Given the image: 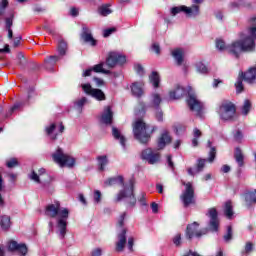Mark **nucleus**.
Segmentation results:
<instances>
[{"mask_svg":"<svg viewBox=\"0 0 256 256\" xmlns=\"http://www.w3.org/2000/svg\"><path fill=\"white\" fill-rule=\"evenodd\" d=\"M252 27L248 29L247 34H241L239 40L233 41L227 45V53L234 57H239L245 51H253L255 49L256 40V17L251 19Z\"/></svg>","mask_w":256,"mask_h":256,"instance_id":"1","label":"nucleus"},{"mask_svg":"<svg viewBox=\"0 0 256 256\" xmlns=\"http://www.w3.org/2000/svg\"><path fill=\"white\" fill-rule=\"evenodd\" d=\"M46 217L56 219V233L60 239H64L67 234V219H69V209L61 207L59 201H54L45 207Z\"/></svg>","mask_w":256,"mask_h":256,"instance_id":"2","label":"nucleus"},{"mask_svg":"<svg viewBox=\"0 0 256 256\" xmlns=\"http://www.w3.org/2000/svg\"><path fill=\"white\" fill-rule=\"evenodd\" d=\"M106 186L112 185H123V189L117 194V201H122V199H128L129 205L132 207L137 203V199H135V194L133 193V189L135 187V183L133 180H130L128 184H123L122 176L109 178L105 181Z\"/></svg>","mask_w":256,"mask_h":256,"instance_id":"3","label":"nucleus"},{"mask_svg":"<svg viewBox=\"0 0 256 256\" xmlns=\"http://www.w3.org/2000/svg\"><path fill=\"white\" fill-rule=\"evenodd\" d=\"M133 135L140 143H149L151 140V133H149V126L142 120H136L133 124Z\"/></svg>","mask_w":256,"mask_h":256,"instance_id":"4","label":"nucleus"},{"mask_svg":"<svg viewBox=\"0 0 256 256\" xmlns=\"http://www.w3.org/2000/svg\"><path fill=\"white\" fill-rule=\"evenodd\" d=\"M52 159L54 163H57L59 167H74L75 158L71 157L69 154H65L63 149L58 148L53 154Z\"/></svg>","mask_w":256,"mask_h":256,"instance_id":"5","label":"nucleus"},{"mask_svg":"<svg viewBox=\"0 0 256 256\" xmlns=\"http://www.w3.org/2000/svg\"><path fill=\"white\" fill-rule=\"evenodd\" d=\"M217 113L222 119V121H231L235 117V113H237V109L235 108V104L231 102H223L218 110Z\"/></svg>","mask_w":256,"mask_h":256,"instance_id":"6","label":"nucleus"},{"mask_svg":"<svg viewBox=\"0 0 256 256\" xmlns=\"http://www.w3.org/2000/svg\"><path fill=\"white\" fill-rule=\"evenodd\" d=\"M179 13H185V15H187L188 17H198L200 13L199 5L194 4L191 7L181 5V6L172 7L170 9V14L172 15V17L179 15Z\"/></svg>","mask_w":256,"mask_h":256,"instance_id":"7","label":"nucleus"},{"mask_svg":"<svg viewBox=\"0 0 256 256\" xmlns=\"http://www.w3.org/2000/svg\"><path fill=\"white\" fill-rule=\"evenodd\" d=\"M187 93V105L190 111H193V113H196V115H201L203 104L201 103V101H199V99H197V96L193 93V88H191V86L188 87Z\"/></svg>","mask_w":256,"mask_h":256,"instance_id":"8","label":"nucleus"},{"mask_svg":"<svg viewBox=\"0 0 256 256\" xmlns=\"http://www.w3.org/2000/svg\"><path fill=\"white\" fill-rule=\"evenodd\" d=\"M80 87L86 95L96 99V101H105V99H107L105 92L101 89L93 88L90 83H82Z\"/></svg>","mask_w":256,"mask_h":256,"instance_id":"9","label":"nucleus"},{"mask_svg":"<svg viewBox=\"0 0 256 256\" xmlns=\"http://www.w3.org/2000/svg\"><path fill=\"white\" fill-rule=\"evenodd\" d=\"M182 184L186 186V189L183 191L180 198L184 207H189V205L195 203V189H193V184H191V182H182Z\"/></svg>","mask_w":256,"mask_h":256,"instance_id":"10","label":"nucleus"},{"mask_svg":"<svg viewBox=\"0 0 256 256\" xmlns=\"http://www.w3.org/2000/svg\"><path fill=\"white\" fill-rule=\"evenodd\" d=\"M127 63V56L119 53V52H110L106 59V65L113 69V67H117V65L123 66Z\"/></svg>","mask_w":256,"mask_h":256,"instance_id":"11","label":"nucleus"},{"mask_svg":"<svg viewBox=\"0 0 256 256\" xmlns=\"http://www.w3.org/2000/svg\"><path fill=\"white\" fill-rule=\"evenodd\" d=\"M206 215L209 218L208 228L214 232L219 231V214L217 209L210 208Z\"/></svg>","mask_w":256,"mask_h":256,"instance_id":"12","label":"nucleus"},{"mask_svg":"<svg viewBox=\"0 0 256 256\" xmlns=\"http://www.w3.org/2000/svg\"><path fill=\"white\" fill-rule=\"evenodd\" d=\"M45 131L48 137H50V139L55 141V139H57V135L65 131V126L63 125V123H60L58 126L57 124L52 123L49 126H46Z\"/></svg>","mask_w":256,"mask_h":256,"instance_id":"13","label":"nucleus"},{"mask_svg":"<svg viewBox=\"0 0 256 256\" xmlns=\"http://www.w3.org/2000/svg\"><path fill=\"white\" fill-rule=\"evenodd\" d=\"M199 224L197 222H194L187 226L186 235L188 239H193V237H201L202 235H205L207 233V230H198Z\"/></svg>","mask_w":256,"mask_h":256,"instance_id":"14","label":"nucleus"},{"mask_svg":"<svg viewBox=\"0 0 256 256\" xmlns=\"http://www.w3.org/2000/svg\"><path fill=\"white\" fill-rule=\"evenodd\" d=\"M141 156L142 159L148 161L150 165H155L160 159L159 153L153 151L151 148L143 150Z\"/></svg>","mask_w":256,"mask_h":256,"instance_id":"15","label":"nucleus"},{"mask_svg":"<svg viewBox=\"0 0 256 256\" xmlns=\"http://www.w3.org/2000/svg\"><path fill=\"white\" fill-rule=\"evenodd\" d=\"M81 39L84 41V43H88V45H91V47H95V45H97V40L93 38V34H91V29H89V27L87 26H82Z\"/></svg>","mask_w":256,"mask_h":256,"instance_id":"16","label":"nucleus"},{"mask_svg":"<svg viewBox=\"0 0 256 256\" xmlns=\"http://www.w3.org/2000/svg\"><path fill=\"white\" fill-rule=\"evenodd\" d=\"M185 95H187V90L181 85H176L172 90L169 91V98L173 101L183 99Z\"/></svg>","mask_w":256,"mask_h":256,"instance_id":"17","label":"nucleus"},{"mask_svg":"<svg viewBox=\"0 0 256 256\" xmlns=\"http://www.w3.org/2000/svg\"><path fill=\"white\" fill-rule=\"evenodd\" d=\"M104 65L105 64H103V63L94 65L92 68L85 70L82 74V77H91V73H93V71H94V73H103L104 75H109V73H111V71L103 68Z\"/></svg>","mask_w":256,"mask_h":256,"instance_id":"18","label":"nucleus"},{"mask_svg":"<svg viewBox=\"0 0 256 256\" xmlns=\"http://www.w3.org/2000/svg\"><path fill=\"white\" fill-rule=\"evenodd\" d=\"M43 177H49V175H47V173L45 172V168H40L38 170V174L37 172L32 171V173L29 175V179H31V181H34L35 183L45 184L47 183V181Z\"/></svg>","mask_w":256,"mask_h":256,"instance_id":"19","label":"nucleus"},{"mask_svg":"<svg viewBox=\"0 0 256 256\" xmlns=\"http://www.w3.org/2000/svg\"><path fill=\"white\" fill-rule=\"evenodd\" d=\"M8 250L9 251H17L21 255H27V245L25 244H19L17 241H10L8 243Z\"/></svg>","mask_w":256,"mask_h":256,"instance_id":"20","label":"nucleus"},{"mask_svg":"<svg viewBox=\"0 0 256 256\" xmlns=\"http://www.w3.org/2000/svg\"><path fill=\"white\" fill-rule=\"evenodd\" d=\"M144 89H145V83H143V81L134 82L131 85V91L134 97H143V95L145 94Z\"/></svg>","mask_w":256,"mask_h":256,"instance_id":"21","label":"nucleus"},{"mask_svg":"<svg viewBox=\"0 0 256 256\" xmlns=\"http://www.w3.org/2000/svg\"><path fill=\"white\" fill-rule=\"evenodd\" d=\"M112 135H113L114 139H116V141H119L122 149L124 151H127V138H125L123 136V134H121V131H119V129H117L116 127H113Z\"/></svg>","mask_w":256,"mask_h":256,"instance_id":"22","label":"nucleus"},{"mask_svg":"<svg viewBox=\"0 0 256 256\" xmlns=\"http://www.w3.org/2000/svg\"><path fill=\"white\" fill-rule=\"evenodd\" d=\"M244 201L248 209L253 207V205H256V190L246 192L244 194Z\"/></svg>","mask_w":256,"mask_h":256,"instance_id":"23","label":"nucleus"},{"mask_svg":"<svg viewBox=\"0 0 256 256\" xmlns=\"http://www.w3.org/2000/svg\"><path fill=\"white\" fill-rule=\"evenodd\" d=\"M172 57L177 65H183V61L185 60V50L182 48L172 50Z\"/></svg>","mask_w":256,"mask_h":256,"instance_id":"24","label":"nucleus"},{"mask_svg":"<svg viewBox=\"0 0 256 256\" xmlns=\"http://www.w3.org/2000/svg\"><path fill=\"white\" fill-rule=\"evenodd\" d=\"M127 230L122 229L118 234V242L116 243V251H123L125 243H127Z\"/></svg>","mask_w":256,"mask_h":256,"instance_id":"25","label":"nucleus"},{"mask_svg":"<svg viewBox=\"0 0 256 256\" xmlns=\"http://www.w3.org/2000/svg\"><path fill=\"white\" fill-rule=\"evenodd\" d=\"M101 121L105 125H111L113 123V111H111V106H107L101 116Z\"/></svg>","mask_w":256,"mask_h":256,"instance_id":"26","label":"nucleus"},{"mask_svg":"<svg viewBox=\"0 0 256 256\" xmlns=\"http://www.w3.org/2000/svg\"><path fill=\"white\" fill-rule=\"evenodd\" d=\"M205 163H207V160L205 159H198L197 167L196 168H188V175H191L194 177V175H197V173H201L203 169L205 168Z\"/></svg>","mask_w":256,"mask_h":256,"instance_id":"27","label":"nucleus"},{"mask_svg":"<svg viewBox=\"0 0 256 256\" xmlns=\"http://www.w3.org/2000/svg\"><path fill=\"white\" fill-rule=\"evenodd\" d=\"M169 143H171V136L168 131H164L158 140V149H164L165 145H169Z\"/></svg>","mask_w":256,"mask_h":256,"instance_id":"28","label":"nucleus"},{"mask_svg":"<svg viewBox=\"0 0 256 256\" xmlns=\"http://www.w3.org/2000/svg\"><path fill=\"white\" fill-rule=\"evenodd\" d=\"M59 59H61L59 56H50L48 59L45 60L44 67L47 69V71H52L53 67H55Z\"/></svg>","mask_w":256,"mask_h":256,"instance_id":"29","label":"nucleus"},{"mask_svg":"<svg viewBox=\"0 0 256 256\" xmlns=\"http://www.w3.org/2000/svg\"><path fill=\"white\" fill-rule=\"evenodd\" d=\"M163 99L159 93H153L150 97V106L154 109H158Z\"/></svg>","mask_w":256,"mask_h":256,"instance_id":"30","label":"nucleus"},{"mask_svg":"<svg viewBox=\"0 0 256 256\" xmlns=\"http://www.w3.org/2000/svg\"><path fill=\"white\" fill-rule=\"evenodd\" d=\"M234 158L239 167H243L245 161V155H243V151L241 148H235Z\"/></svg>","mask_w":256,"mask_h":256,"instance_id":"31","label":"nucleus"},{"mask_svg":"<svg viewBox=\"0 0 256 256\" xmlns=\"http://www.w3.org/2000/svg\"><path fill=\"white\" fill-rule=\"evenodd\" d=\"M89 103V98L82 96L74 101V108L77 111H83V106Z\"/></svg>","mask_w":256,"mask_h":256,"instance_id":"32","label":"nucleus"},{"mask_svg":"<svg viewBox=\"0 0 256 256\" xmlns=\"http://www.w3.org/2000/svg\"><path fill=\"white\" fill-rule=\"evenodd\" d=\"M0 227L3 231H7L11 227V217L8 215L0 216Z\"/></svg>","mask_w":256,"mask_h":256,"instance_id":"33","label":"nucleus"},{"mask_svg":"<svg viewBox=\"0 0 256 256\" xmlns=\"http://www.w3.org/2000/svg\"><path fill=\"white\" fill-rule=\"evenodd\" d=\"M14 15L11 14L10 17L5 19V23H6V29L8 31V38L9 39H13V30L11 29V27H13V19H14Z\"/></svg>","mask_w":256,"mask_h":256,"instance_id":"34","label":"nucleus"},{"mask_svg":"<svg viewBox=\"0 0 256 256\" xmlns=\"http://www.w3.org/2000/svg\"><path fill=\"white\" fill-rule=\"evenodd\" d=\"M97 161L99 171H105V167H107V165L109 164V159H107V156H98Z\"/></svg>","mask_w":256,"mask_h":256,"instance_id":"35","label":"nucleus"},{"mask_svg":"<svg viewBox=\"0 0 256 256\" xmlns=\"http://www.w3.org/2000/svg\"><path fill=\"white\" fill-rule=\"evenodd\" d=\"M149 79L154 89L159 88V83L161 81V78L159 77V74L157 72H152V74L149 76Z\"/></svg>","mask_w":256,"mask_h":256,"instance_id":"36","label":"nucleus"},{"mask_svg":"<svg viewBox=\"0 0 256 256\" xmlns=\"http://www.w3.org/2000/svg\"><path fill=\"white\" fill-rule=\"evenodd\" d=\"M98 13L102 17H107V15H111V13H113V10L109 8V4H104L98 8Z\"/></svg>","mask_w":256,"mask_h":256,"instance_id":"37","label":"nucleus"},{"mask_svg":"<svg viewBox=\"0 0 256 256\" xmlns=\"http://www.w3.org/2000/svg\"><path fill=\"white\" fill-rule=\"evenodd\" d=\"M224 214L227 219H231L233 217V205L231 204V201L225 203Z\"/></svg>","mask_w":256,"mask_h":256,"instance_id":"38","label":"nucleus"},{"mask_svg":"<svg viewBox=\"0 0 256 256\" xmlns=\"http://www.w3.org/2000/svg\"><path fill=\"white\" fill-rule=\"evenodd\" d=\"M202 133L201 130H199L198 128H194L193 129V139H192V146L193 147H197V145H199V137H201Z\"/></svg>","mask_w":256,"mask_h":256,"instance_id":"39","label":"nucleus"},{"mask_svg":"<svg viewBox=\"0 0 256 256\" xmlns=\"http://www.w3.org/2000/svg\"><path fill=\"white\" fill-rule=\"evenodd\" d=\"M58 53L63 57L67 53V42L60 40L58 42Z\"/></svg>","mask_w":256,"mask_h":256,"instance_id":"40","label":"nucleus"},{"mask_svg":"<svg viewBox=\"0 0 256 256\" xmlns=\"http://www.w3.org/2000/svg\"><path fill=\"white\" fill-rule=\"evenodd\" d=\"M196 71H198V73H201L202 75H207V73H209V68H207L203 62H197L196 63Z\"/></svg>","mask_w":256,"mask_h":256,"instance_id":"41","label":"nucleus"},{"mask_svg":"<svg viewBox=\"0 0 256 256\" xmlns=\"http://www.w3.org/2000/svg\"><path fill=\"white\" fill-rule=\"evenodd\" d=\"M208 147H210L208 161L209 163H213V161H215V155H217V150L215 149V147L211 146V141H208Z\"/></svg>","mask_w":256,"mask_h":256,"instance_id":"42","label":"nucleus"},{"mask_svg":"<svg viewBox=\"0 0 256 256\" xmlns=\"http://www.w3.org/2000/svg\"><path fill=\"white\" fill-rule=\"evenodd\" d=\"M216 48L219 51H227V44H225V41H223V39H216Z\"/></svg>","mask_w":256,"mask_h":256,"instance_id":"43","label":"nucleus"},{"mask_svg":"<svg viewBox=\"0 0 256 256\" xmlns=\"http://www.w3.org/2000/svg\"><path fill=\"white\" fill-rule=\"evenodd\" d=\"M251 111V102L249 100H245L244 105L242 107V115H249Z\"/></svg>","mask_w":256,"mask_h":256,"instance_id":"44","label":"nucleus"},{"mask_svg":"<svg viewBox=\"0 0 256 256\" xmlns=\"http://www.w3.org/2000/svg\"><path fill=\"white\" fill-rule=\"evenodd\" d=\"M236 92L241 93L243 91V76H239L237 82L235 83Z\"/></svg>","mask_w":256,"mask_h":256,"instance_id":"45","label":"nucleus"},{"mask_svg":"<svg viewBox=\"0 0 256 256\" xmlns=\"http://www.w3.org/2000/svg\"><path fill=\"white\" fill-rule=\"evenodd\" d=\"M231 239H233V230H232L231 226H228L227 233H226V235H224V241H226V243H229V241H231Z\"/></svg>","mask_w":256,"mask_h":256,"instance_id":"46","label":"nucleus"},{"mask_svg":"<svg viewBox=\"0 0 256 256\" xmlns=\"http://www.w3.org/2000/svg\"><path fill=\"white\" fill-rule=\"evenodd\" d=\"M17 165H19V162L15 158H11L6 162V166L9 169H13V167H17Z\"/></svg>","mask_w":256,"mask_h":256,"instance_id":"47","label":"nucleus"},{"mask_svg":"<svg viewBox=\"0 0 256 256\" xmlns=\"http://www.w3.org/2000/svg\"><path fill=\"white\" fill-rule=\"evenodd\" d=\"M134 69H135L137 75L142 76L145 74V69L143 68V66L141 64H135Z\"/></svg>","mask_w":256,"mask_h":256,"instance_id":"48","label":"nucleus"},{"mask_svg":"<svg viewBox=\"0 0 256 256\" xmlns=\"http://www.w3.org/2000/svg\"><path fill=\"white\" fill-rule=\"evenodd\" d=\"M9 5V1L2 0L0 3V15H3L5 13V9H7V6Z\"/></svg>","mask_w":256,"mask_h":256,"instance_id":"49","label":"nucleus"},{"mask_svg":"<svg viewBox=\"0 0 256 256\" xmlns=\"http://www.w3.org/2000/svg\"><path fill=\"white\" fill-rule=\"evenodd\" d=\"M101 191L99 190H95L94 191V196H93V199H94V203H101Z\"/></svg>","mask_w":256,"mask_h":256,"instance_id":"50","label":"nucleus"},{"mask_svg":"<svg viewBox=\"0 0 256 256\" xmlns=\"http://www.w3.org/2000/svg\"><path fill=\"white\" fill-rule=\"evenodd\" d=\"M155 109H156L155 115H156L157 121H163V111H161V108H155Z\"/></svg>","mask_w":256,"mask_h":256,"instance_id":"51","label":"nucleus"},{"mask_svg":"<svg viewBox=\"0 0 256 256\" xmlns=\"http://www.w3.org/2000/svg\"><path fill=\"white\" fill-rule=\"evenodd\" d=\"M234 139H235V141H238V143H240V141L243 140V133H241V131L237 130L234 134Z\"/></svg>","mask_w":256,"mask_h":256,"instance_id":"52","label":"nucleus"},{"mask_svg":"<svg viewBox=\"0 0 256 256\" xmlns=\"http://www.w3.org/2000/svg\"><path fill=\"white\" fill-rule=\"evenodd\" d=\"M102 255H103V250L101 248H96L91 252V256H102Z\"/></svg>","mask_w":256,"mask_h":256,"instance_id":"53","label":"nucleus"},{"mask_svg":"<svg viewBox=\"0 0 256 256\" xmlns=\"http://www.w3.org/2000/svg\"><path fill=\"white\" fill-rule=\"evenodd\" d=\"M139 203L142 205V206H146L147 205V201H146V198H145V193H142L138 199Z\"/></svg>","mask_w":256,"mask_h":256,"instance_id":"54","label":"nucleus"},{"mask_svg":"<svg viewBox=\"0 0 256 256\" xmlns=\"http://www.w3.org/2000/svg\"><path fill=\"white\" fill-rule=\"evenodd\" d=\"M94 82L96 83L97 87H103V85H105V81H103L101 78L95 77Z\"/></svg>","mask_w":256,"mask_h":256,"instance_id":"55","label":"nucleus"},{"mask_svg":"<svg viewBox=\"0 0 256 256\" xmlns=\"http://www.w3.org/2000/svg\"><path fill=\"white\" fill-rule=\"evenodd\" d=\"M152 51H154V53H156V55H159V53H161V48L159 47V44L154 43L152 45Z\"/></svg>","mask_w":256,"mask_h":256,"instance_id":"56","label":"nucleus"},{"mask_svg":"<svg viewBox=\"0 0 256 256\" xmlns=\"http://www.w3.org/2000/svg\"><path fill=\"white\" fill-rule=\"evenodd\" d=\"M174 245H181V234H177L173 239Z\"/></svg>","mask_w":256,"mask_h":256,"instance_id":"57","label":"nucleus"},{"mask_svg":"<svg viewBox=\"0 0 256 256\" xmlns=\"http://www.w3.org/2000/svg\"><path fill=\"white\" fill-rule=\"evenodd\" d=\"M251 251H253V244L250 242H247L245 246V253H251Z\"/></svg>","mask_w":256,"mask_h":256,"instance_id":"58","label":"nucleus"},{"mask_svg":"<svg viewBox=\"0 0 256 256\" xmlns=\"http://www.w3.org/2000/svg\"><path fill=\"white\" fill-rule=\"evenodd\" d=\"M151 209L153 213H159V204L152 202Z\"/></svg>","mask_w":256,"mask_h":256,"instance_id":"59","label":"nucleus"},{"mask_svg":"<svg viewBox=\"0 0 256 256\" xmlns=\"http://www.w3.org/2000/svg\"><path fill=\"white\" fill-rule=\"evenodd\" d=\"M114 31H115L114 28L106 29V30H104V32H103V36H104V37H109V35H111Z\"/></svg>","mask_w":256,"mask_h":256,"instance_id":"60","label":"nucleus"},{"mask_svg":"<svg viewBox=\"0 0 256 256\" xmlns=\"http://www.w3.org/2000/svg\"><path fill=\"white\" fill-rule=\"evenodd\" d=\"M125 221V213L121 214L118 219V227H123V222Z\"/></svg>","mask_w":256,"mask_h":256,"instance_id":"61","label":"nucleus"},{"mask_svg":"<svg viewBox=\"0 0 256 256\" xmlns=\"http://www.w3.org/2000/svg\"><path fill=\"white\" fill-rule=\"evenodd\" d=\"M134 241L135 240L133 239V237L128 238V249H129V251H133Z\"/></svg>","mask_w":256,"mask_h":256,"instance_id":"62","label":"nucleus"},{"mask_svg":"<svg viewBox=\"0 0 256 256\" xmlns=\"http://www.w3.org/2000/svg\"><path fill=\"white\" fill-rule=\"evenodd\" d=\"M221 83H223V80H220V79H214L213 81V87L214 89H217V87H219V85H221Z\"/></svg>","mask_w":256,"mask_h":256,"instance_id":"63","label":"nucleus"},{"mask_svg":"<svg viewBox=\"0 0 256 256\" xmlns=\"http://www.w3.org/2000/svg\"><path fill=\"white\" fill-rule=\"evenodd\" d=\"M221 171H222V173H229V171H231V166H229V165H223V166L221 167Z\"/></svg>","mask_w":256,"mask_h":256,"instance_id":"64","label":"nucleus"}]
</instances>
